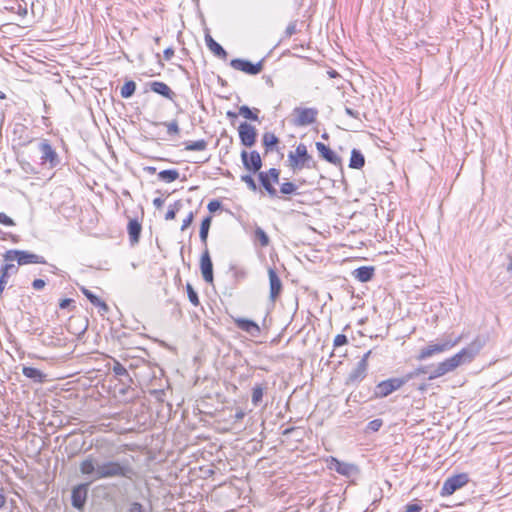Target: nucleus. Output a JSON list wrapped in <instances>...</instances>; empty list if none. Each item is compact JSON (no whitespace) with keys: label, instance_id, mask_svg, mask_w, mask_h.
Returning <instances> with one entry per match:
<instances>
[{"label":"nucleus","instance_id":"nucleus-53","mask_svg":"<svg viewBox=\"0 0 512 512\" xmlns=\"http://www.w3.org/2000/svg\"><path fill=\"white\" fill-rule=\"evenodd\" d=\"M208 210L211 212V213H214L216 211H218L220 208H221V202L218 201V200H211L209 203H208V206H207Z\"/></svg>","mask_w":512,"mask_h":512},{"label":"nucleus","instance_id":"nucleus-27","mask_svg":"<svg viewBox=\"0 0 512 512\" xmlns=\"http://www.w3.org/2000/svg\"><path fill=\"white\" fill-rule=\"evenodd\" d=\"M258 179H259L261 186L264 188V190L268 193V195L271 198L278 197V192H277L276 188L270 182V179L268 178L266 171H260L258 173Z\"/></svg>","mask_w":512,"mask_h":512},{"label":"nucleus","instance_id":"nucleus-9","mask_svg":"<svg viewBox=\"0 0 512 512\" xmlns=\"http://www.w3.org/2000/svg\"><path fill=\"white\" fill-rule=\"evenodd\" d=\"M67 426L66 424V427ZM66 441H68V447H66L68 457H73L81 452L86 444L84 434L78 433L75 430H66Z\"/></svg>","mask_w":512,"mask_h":512},{"label":"nucleus","instance_id":"nucleus-7","mask_svg":"<svg viewBox=\"0 0 512 512\" xmlns=\"http://www.w3.org/2000/svg\"><path fill=\"white\" fill-rule=\"evenodd\" d=\"M406 384L404 377H395L390 378L378 383L374 390L375 398H384L393 393L394 391L400 389L403 385Z\"/></svg>","mask_w":512,"mask_h":512},{"label":"nucleus","instance_id":"nucleus-52","mask_svg":"<svg viewBox=\"0 0 512 512\" xmlns=\"http://www.w3.org/2000/svg\"><path fill=\"white\" fill-rule=\"evenodd\" d=\"M194 220V213L190 212L187 217L183 220L181 231L186 230L193 222Z\"/></svg>","mask_w":512,"mask_h":512},{"label":"nucleus","instance_id":"nucleus-21","mask_svg":"<svg viewBox=\"0 0 512 512\" xmlns=\"http://www.w3.org/2000/svg\"><path fill=\"white\" fill-rule=\"evenodd\" d=\"M268 276L270 284L269 298L272 302H275L282 292V282L273 268L268 269Z\"/></svg>","mask_w":512,"mask_h":512},{"label":"nucleus","instance_id":"nucleus-40","mask_svg":"<svg viewBox=\"0 0 512 512\" xmlns=\"http://www.w3.org/2000/svg\"><path fill=\"white\" fill-rule=\"evenodd\" d=\"M182 204L180 201H176L174 205L170 206L168 211L166 212L165 219L173 220L176 217V213L180 210Z\"/></svg>","mask_w":512,"mask_h":512},{"label":"nucleus","instance_id":"nucleus-20","mask_svg":"<svg viewBox=\"0 0 512 512\" xmlns=\"http://www.w3.org/2000/svg\"><path fill=\"white\" fill-rule=\"evenodd\" d=\"M315 145L321 158L335 166L341 165V158L330 147L322 142H316Z\"/></svg>","mask_w":512,"mask_h":512},{"label":"nucleus","instance_id":"nucleus-34","mask_svg":"<svg viewBox=\"0 0 512 512\" xmlns=\"http://www.w3.org/2000/svg\"><path fill=\"white\" fill-rule=\"evenodd\" d=\"M136 87V83L133 80L126 81L120 89L121 97L125 99L132 97L136 91Z\"/></svg>","mask_w":512,"mask_h":512},{"label":"nucleus","instance_id":"nucleus-49","mask_svg":"<svg viewBox=\"0 0 512 512\" xmlns=\"http://www.w3.org/2000/svg\"><path fill=\"white\" fill-rule=\"evenodd\" d=\"M383 425L382 419H374L370 421L367 425V430L371 432H377Z\"/></svg>","mask_w":512,"mask_h":512},{"label":"nucleus","instance_id":"nucleus-63","mask_svg":"<svg viewBox=\"0 0 512 512\" xmlns=\"http://www.w3.org/2000/svg\"><path fill=\"white\" fill-rule=\"evenodd\" d=\"M244 416H245V413L242 410L237 411L236 414H235V418L237 420L243 419Z\"/></svg>","mask_w":512,"mask_h":512},{"label":"nucleus","instance_id":"nucleus-16","mask_svg":"<svg viewBox=\"0 0 512 512\" xmlns=\"http://www.w3.org/2000/svg\"><path fill=\"white\" fill-rule=\"evenodd\" d=\"M329 468L346 477H352L359 473L355 464L342 462L334 457L331 458Z\"/></svg>","mask_w":512,"mask_h":512},{"label":"nucleus","instance_id":"nucleus-59","mask_svg":"<svg viewBox=\"0 0 512 512\" xmlns=\"http://www.w3.org/2000/svg\"><path fill=\"white\" fill-rule=\"evenodd\" d=\"M164 204V199L163 198H160V197H157L153 200V205L155 206V208L157 209H160L162 208Z\"/></svg>","mask_w":512,"mask_h":512},{"label":"nucleus","instance_id":"nucleus-50","mask_svg":"<svg viewBox=\"0 0 512 512\" xmlns=\"http://www.w3.org/2000/svg\"><path fill=\"white\" fill-rule=\"evenodd\" d=\"M333 343H334V347L337 348V347L346 345L348 343V339H347L346 335L338 334L335 336Z\"/></svg>","mask_w":512,"mask_h":512},{"label":"nucleus","instance_id":"nucleus-48","mask_svg":"<svg viewBox=\"0 0 512 512\" xmlns=\"http://www.w3.org/2000/svg\"><path fill=\"white\" fill-rule=\"evenodd\" d=\"M18 271V268L14 265V264H11V263H6L4 265H2L1 267V270L0 272L4 275V276H10L11 273H16Z\"/></svg>","mask_w":512,"mask_h":512},{"label":"nucleus","instance_id":"nucleus-51","mask_svg":"<svg viewBox=\"0 0 512 512\" xmlns=\"http://www.w3.org/2000/svg\"><path fill=\"white\" fill-rule=\"evenodd\" d=\"M0 224H3L5 226H14L15 222L12 218L7 216L5 213L0 212Z\"/></svg>","mask_w":512,"mask_h":512},{"label":"nucleus","instance_id":"nucleus-4","mask_svg":"<svg viewBox=\"0 0 512 512\" xmlns=\"http://www.w3.org/2000/svg\"><path fill=\"white\" fill-rule=\"evenodd\" d=\"M3 259L17 261L19 265L46 263L43 256L25 250H8L3 254Z\"/></svg>","mask_w":512,"mask_h":512},{"label":"nucleus","instance_id":"nucleus-8","mask_svg":"<svg viewBox=\"0 0 512 512\" xmlns=\"http://www.w3.org/2000/svg\"><path fill=\"white\" fill-rule=\"evenodd\" d=\"M312 160V157L308 154L307 148L304 144L300 143L295 152H290L288 154V161L292 169H301L304 166L309 167V162Z\"/></svg>","mask_w":512,"mask_h":512},{"label":"nucleus","instance_id":"nucleus-62","mask_svg":"<svg viewBox=\"0 0 512 512\" xmlns=\"http://www.w3.org/2000/svg\"><path fill=\"white\" fill-rule=\"evenodd\" d=\"M226 116L227 118L233 120V119H236L237 118V113L233 112V111H227L226 112Z\"/></svg>","mask_w":512,"mask_h":512},{"label":"nucleus","instance_id":"nucleus-23","mask_svg":"<svg viewBox=\"0 0 512 512\" xmlns=\"http://www.w3.org/2000/svg\"><path fill=\"white\" fill-rule=\"evenodd\" d=\"M22 373L25 377L31 379L35 383H43L47 378L46 374L34 367L23 366Z\"/></svg>","mask_w":512,"mask_h":512},{"label":"nucleus","instance_id":"nucleus-19","mask_svg":"<svg viewBox=\"0 0 512 512\" xmlns=\"http://www.w3.org/2000/svg\"><path fill=\"white\" fill-rule=\"evenodd\" d=\"M233 322L237 328L246 332L251 337H258L261 333L259 325L253 320L237 317L233 318Z\"/></svg>","mask_w":512,"mask_h":512},{"label":"nucleus","instance_id":"nucleus-18","mask_svg":"<svg viewBox=\"0 0 512 512\" xmlns=\"http://www.w3.org/2000/svg\"><path fill=\"white\" fill-rule=\"evenodd\" d=\"M39 151L41 154L40 158L42 160V164L49 163L50 168H53L58 164V155L47 141L44 140L39 144Z\"/></svg>","mask_w":512,"mask_h":512},{"label":"nucleus","instance_id":"nucleus-64","mask_svg":"<svg viewBox=\"0 0 512 512\" xmlns=\"http://www.w3.org/2000/svg\"><path fill=\"white\" fill-rule=\"evenodd\" d=\"M295 430L294 427L287 428L283 431V435L288 436Z\"/></svg>","mask_w":512,"mask_h":512},{"label":"nucleus","instance_id":"nucleus-43","mask_svg":"<svg viewBox=\"0 0 512 512\" xmlns=\"http://www.w3.org/2000/svg\"><path fill=\"white\" fill-rule=\"evenodd\" d=\"M186 289H187V295H188V299H189V301H190L194 306L199 305V297H198V294H197V292L193 289L192 285L188 283V284H187V286H186Z\"/></svg>","mask_w":512,"mask_h":512},{"label":"nucleus","instance_id":"nucleus-29","mask_svg":"<svg viewBox=\"0 0 512 512\" xmlns=\"http://www.w3.org/2000/svg\"><path fill=\"white\" fill-rule=\"evenodd\" d=\"M99 464L94 460L92 456L87 457L80 464V471L84 475H94V479H96V466Z\"/></svg>","mask_w":512,"mask_h":512},{"label":"nucleus","instance_id":"nucleus-46","mask_svg":"<svg viewBox=\"0 0 512 512\" xmlns=\"http://www.w3.org/2000/svg\"><path fill=\"white\" fill-rule=\"evenodd\" d=\"M268 178L270 179V182L274 186V184H279L280 179V170L276 168H270L268 171H266Z\"/></svg>","mask_w":512,"mask_h":512},{"label":"nucleus","instance_id":"nucleus-1","mask_svg":"<svg viewBox=\"0 0 512 512\" xmlns=\"http://www.w3.org/2000/svg\"><path fill=\"white\" fill-rule=\"evenodd\" d=\"M485 344L484 339L477 337L467 347L450 358L440 362L430 373L428 379L433 380L454 371L459 366L471 362Z\"/></svg>","mask_w":512,"mask_h":512},{"label":"nucleus","instance_id":"nucleus-39","mask_svg":"<svg viewBox=\"0 0 512 512\" xmlns=\"http://www.w3.org/2000/svg\"><path fill=\"white\" fill-rule=\"evenodd\" d=\"M427 372H428V367H426V366L419 367V368L405 374L403 377H404L406 383H408L413 378L419 376L420 374H426Z\"/></svg>","mask_w":512,"mask_h":512},{"label":"nucleus","instance_id":"nucleus-37","mask_svg":"<svg viewBox=\"0 0 512 512\" xmlns=\"http://www.w3.org/2000/svg\"><path fill=\"white\" fill-rule=\"evenodd\" d=\"M262 141L267 152L272 150L273 147L279 143V139L270 132L264 133Z\"/></svg>","mask_w":512,"mask_h":512},{"label":"nucleus","instance_id":"nucleus-36","mask_svg":"<svg viewBox=\"0 0 512 512\" xmlns=\"http://www.w3.org/2000/svg\"><path fill=\"white\" fill-rule=\"evenodd\" d=\"M207 141L204 139L197 141H188L185 143V150L189 151H203L207 148Z\"/></svg>","mask_w":512,"mask_h":512},{"label":"nucleus","instance_id":"nucleus-17","mask_svg":"<svg viewBox=\"0 0 512 512\" xmlns=\"http://www.w3.org/2000/svg\"><path fill=\"white\" fill-rule=\"evenodd\" d=\"M89 483H81L72 489L71 502L76 509H82L86 503Z\"/></svg>","mask_w":512,"mask_h":512},{"label":"nucleus","instance_id":"nucleus-58","mask_svg":"<svg viewBox=\"0 0 512 512\" xmlns=\"http://www.w3.org/2000/svg\"><path fill=\"white\" fill-rule=\"evenodd\" d=\"M285 33H286V35H287V36H289V37H290V36H292L293 34H295V33H296V24H295V23H290V24L287 26V28H286V30H285Z\"/></svg>","mask_w":512,"mask_h":512},{"label":"nucleus","instance_id":"nucleus-10","mask_svg":"<svg viewBox=\"0 0 512 512\" xmlns=\"http://www.w3.org/2000/svg\"><path fill=\"white\" fill-rule=\"evenodd\" d=\"M264 59L260 60L257 63H252L249 60L235 58L230 62V66L238 71L244 72L248 75H257L263 70Z\"/></svg>","mask_w":512,"mask_h":512},{"label":"nucleus","instance_id":"nucleus-33","mask_svg":"<svg viewBox=\"0 0 512 512\" xmlns=\"http://www.w3.org/2000/svg\"><path fill=\"white\" fill-rule=\"evenodd\" d=\"M158 178L166 183H171L179 178V172L176 169L162 170L158 173Z\"/></svg>","mask_w":512,"mask_h":512},{"label":"nucleus","instance_id":"nucleus-55","mask_svg":"<svg viewBox=\"0 0 512 512\" xmlns=\"http://www.w3.org/2000/svg\"><path fill=\"white\" fill-rule=\"evenodd\" d=\"M422 507L418 504H408L403 512H421Z\"/></svg>","mask_w":512,"mask_h":512},{"label":"nucleus","instance_id":"nucleus-14","mask_svg":"<svg viewBox=\"0 0 512 512\" xmlns=\"http://www.w3.org/2000/svg\"><path fill=\"white\" fill-rule=\"evenodd\" d=\"M241 144L245 147H252L256 143L257 131L254 126L243 122L238 127Z\"/></svg>","mask_w":512,"mask_h":512},{"label":"nucleus","instance_id":"nucleus-2","mask_svg":"<svg viewBox=\"0 0 512 512\" xmlns=\"http://www.w3.org/2000/svg\"><path fill=\"white\" fill-rule=\"evenodd\" d=\"M132 468L128 463H120L117 461H106L97 464L96 479L124 477L131 478Z\"/></svg>","mask_w":512,"mask_h":512},{"label":"nucleus","instance_id":"nucleus-31","mask_svg":"<svg viewBox=\"0 0 512 512\" xmlns=\"http://www.w3.org/2000/svg\"><path fill=\"white\" fill-rule=\"evenodd\" d=\"M211 223H212V216L209 215L202 220L201 226H200L199 236H200V240L203 243L205 248L207 247V239H208V234H209V230L211 227Z\"/></svg>","mask_w":512,"mask_h":512},{"label":"nucleus","instance_id":"nucleus-42","mask_svg":"<svg viewBox=\"0 0 512 512\" xmlns=\"http://www.w3.org/2000/svg\"><path fill=\"white\" fill-rule=\"evenodd\" d=\"M297 190V186L292 182H284L280 186V192L285 195L294 194Z\"/></svg>","mask_w":512,"mask_h":512},{"label":"nucleus","instance_id":"nucleus-56","mask_svg":"<svg viewBox=\"0 0 512 512\" xmlns=\"http://www.w3.org/2000/svg\"><path fill=\"white\" fill-rule=\"evenodd\" d=\"M44 286H45V281H44V280H42V279H35V280L32 282V287H33L35 290H41Z\"/></svg>","mask_w":512,"mask_h":512},{"label":"nucleus","instance_id":"nucleus-6","mask_svg":"<svg viewBox=\"0 0 512 512\" xmlns=\"http://www.w3.org/2000/svg\"><path fill=\"white\" fill-rule=\"evenodd\" d=\"M371 353V350L367 351L358 361L356 366L349 373L345 381L346 385H357L366 377L368 370V359Z\"/></svg>","mask_w":512,"mask_h":512},{"label":"nucleus","instance_id":"nucleus-60","mask_svg":"<svg viewBox=\"0 0 512 512\" xmlns=\"http://www.w3.org/2000/svg\"><path fill=\"white\" fill-rule=\"evenodd\" d=\"M6 503V497L3 493V489L0 488V508H2Z\"/></svg>","mask_w":512,"mask_h":512},{"label":"nucleus","instance_id":"nucleus-26","mask_svg":"<svg viewBox=\"0 0 512 512\" xmlns=\"http://www.w3.org/2000/svg\"><path fill=\"white\" fill-rule=\"evenodd\" d=\"M205 42H206L207 47L210 49L211 52L214 53L215 56H217V57H219L221 59H226L227 52L225 51V49L218 42H216L211 37V35L206 34Z\"/></svg>","mask_w":512,"mask_h":512},{"label":"nucleus","instance_id":"nucleus-30","mask_svg":"<svg viewBox=\"0 0 512 512\" xmlns=\"http://www.w3.org/2000/svg\"><path fill=\"white\" fill-rule=\"evenodd\" d=\"M365 165L364 155L358 149L351 151L349 167L352 169H361Z\"/></svg>","mask_w":512,"mask_h":512},{"label":"nucleus","instance_id":"nucleus-3","mask_svg":"<svg viewBox=\"0 0 512 512\" xmlns=\"http://www.w3.org/2000/svg\"><path fill=\"white\" fill-rule=\"evenodd\" d=\"M88 327V321L85 317L80 315L71 316L66 322V331L71 334L72 339L66 337V351L70 348V344L80 339L81 335L85 333Z\"/></svg>","mask_w":512,"mask_h":512},{"label":"nucleus","instance_id":"nucleus-5","mask_svg":"<svg viewBox=\"0 0 512 512\" xmlns=\"http://www.w3.org/2000/svg\"><path fill=\"white\" fill-rule=\"evenodd\" d=\"M460 337L455 340H444L440 343L429 344L428 346L422 348L417 356V360L422 361L427 358H430L436 354L443 353L445 351L450 350L454 346H456L460 342Z\"/></svg>","mask_w":512,"mask_h":512},{"label":"nucleus","instance_id":"nucleus-47","mask_svg":"<svg viewBox=\"0 0 512 512\" xmlns=\"http://www.w3.org/2000/svg\"><path fill=\"white\" fill-rule=\"evenodd\" d=\"M112 370H113V372H114V374L116 376H119V377H122V376L129 377L127 369L122 364H120L119 362H115Z\"/></svg>","mask_w":512,"mask_h":512},{"label":"nucleus","instance_id":"nucleus-24","mask_svg":"<svg viewBox=\"0 0 512 512\" xmlns=\"http://www.w3.org/2000/svg\"><path fill=\"white\" fill-rule=\"evenodd\" d=\"M127 230L131 244L138 243L142 230L139 221L137 219H130L128 222Z\"/></svg>","mask_w":512,"mask_h":512},{"label":"nucleus","instance_id":"nucleus-57","mask_svg":"<svg viewBox=\"0 0 512 512\" xmlns=\"http://www.w3.org/2000/svg\"><path fill=\"white\" fill-rule=\"evenodd\" d=\"M174 56V49L169 47L166 48L163 52V57L166 61H169Z\"/></svg>","mask_w":512,"mask_h":512},{"label":"nucleus","instance_id":"nucleus-32","mask_svg":"<svg viewBox=\"0 0 512 512\" xmlns=\"http://www.w3.org/2000/svg\"><path fill=\"white\" fill-rule=\"evenodd\" d=\"M259 109L254 108L253 110L247 105H242L239 108V114L247 120L258 121Z\"/></svg>","mask_w":512,"mask_h":512},{"label":"nucleus","instance_id":"nucleus-22","mask_svg":"<svg viewBox=\"0 0 512 512\" xmlns=\"http://www.w3.org/2000/svg\"><path fill=\"white\" fill-rule=\"evenodd\" d=\"M149 86L154 93L159 94L166 99L173 101L176 97L175 92L172 91V89L164 82L153 81L149 83Z\"/></svg>","mask_w":512,"mask_h":512},{"label":"nucleus","instance_id":"nucleus-28","mask_svg":"<svg viewBox=\"0 0 512 512\" xmlns=\"http://www.w3.org/2000/svg\"><path fill=\"white\" fill-rule=\"evenodd\" d=\"M83 293L89 299V301L96 307L99 308V312L103 315L109 311L108 305L101 300L98 296H96L93 292L88 289L83 288Z\"/></svg>","mask_w":512,"mask_h":512},{"label":"nucleus","instance_id":"nucleus-45","mask_svg":"<svg viewBox=\"0 0 512 512\" xmlns=\"http://www.w3.org/2000/svg\"><path fill=\"white\" fill-rule=\"evenodd\" d=\"M241 181L244 182L247 187L249 188V190L253 191V192H256L258 187H257V184L254 180V178L251 176V175H242L241 176Z\"/></svg>","mask_w":512,"mask_h":512},{"label":"nucleus","instance_id":"nucleus-35","mask_svg":"<svg viewBox=\"0 0 512 512\" xmlns=\"http://www.w3.org/2000/svg\"><path fill=\"white\" fill-rule=\"evenodd\" d=\"M264 387L263 385L261 384H256L253 388H252V397H251V401L253 403L254 406H258L260 405V403L262 402V399H263V394H264Z\"/></svg>","mask_w":512,"mask_h":512},{"label":"nucleus","instance_id":"nucleus-41","mask_svg":"<svg viewBox=\"0 0 512 512\" xmlns=\"http://www.w3.org/2000/svg\"><path fill=\"white\" fill-rule=\"evenodd\" d=\"M161 124L167 128V133L169 135L179 134L180 132L177 120H172L170 122H162Z\"/></svg>","mask_w":512,"mask_h":512},{"label":"nucleus","instance_id":"nucleus-44","mask_svg":"<svg viewBox=\"0 0 512 512\" xmlns=\"http://www.w3.org/2000/svg\"><path fill=\"white\" fill-rule=\"evenodd\" d=\"M126 512H149V509L140 502H131L128 505Z\"/></svg>","mask_w":512,"mask_h":512},{"label":"nucleus","instance_id":"nucleus-12","mask_svg":"<svg viewBox=\"0 0 512 512\" xmlns=\"http://www.w3.org/2000/svg\"><path fill=\"white\" fill-rule=\"evenodd\" d=\"M293 113L297 115L294 119L296 126H308L316 122L318 110L316 108L296 107Z\"/></svg>","mask_w":512,"mask_h":512},{"label":"nucleus","instance_id":"nucleus-13","mask_svg":"<svg viewBox=\"0 0 512 512\" xmlns=\"http://www.w3.org/2000/svg\"><path fill=\"white\" fill-rule=\"evenodd\" d=\"M241 160L246 170L251 173H259L262 168V159L257 151L247 152L243 150L241 152Z\"/></svg>","mask_w":512,"mask_h":512},{"label":"nucleus","instance_id":"nucleus-54","mask_svg":"<svg viewBox=\"0 0 512 512\" xmlns=\"http://www.w3.org/2000/svg\"><path fill=\"white\" fill-rule=\"evenodd\" d=\"M345 113L352 118L360 119V113L351 107L345 106Z\"/></svg>","mask_w":512,"mask_h":512},{"label":"nucleus","instance_id":"nucleus-15","mask_svg":"<svg viewBox=\"0 0 512 512\" xmlns=\"http://www.w3.org/2000/svg\"><path fill=\"white\" fill-rule=\"evenodd\" d=\"M200 270H201V274H202L204 281L209 284H212L214 281L213 263H212L210 253H209V250L207 247L202 252V255L200 258Z\"/></svg>","mask_w":512,"mask_h":512},{"label":"nucleus","instance_id":"nucleus-38","mask_svg":"<svg viewBox=\"0 0 512 512\" xmlns=\"http://www.w3.org/2000/svg\"><path fill=\"white\" fill-rule=\"evenodd\" d=\"M254 233H255V238L259 241V243L262 247H267L269 245L270 239H269L268 235L266 234V232L262 228L256 227Z\"/></svg>","mask_w":512,"mask_h":512},{"label":"nucleus","instance_id":"nucleus-11","mask_svg":"<svg viewBox=\"0 0 512 512\" xmlns=\"http://www.w3.org/2000/svg\"><path fill=\"white\" fill-rule=\"evenodd\" d=\"M468 481H469V477L466 473L457 474V475L447 478L441 488V495L442 496L452 495L455 491H457L458 489H460L464 485H466L468 483Z\"/></svg>","mask_w":512,"mask_h":512},{"label":"nucleus","instance_id":"nucleus-61","mask_svg":"<svg viewBox=\"0 0 512 512\" xmlns=\"http://www.w3.org/2000/svg\"><path fill=\"white\" fill-rule=\"evenodd\" d=\"M507 272L512 276V256L508 257Z\"/></svg>","mask_w":512,"mask_h":512},{"label":"nucleus","instance_id":"nucleus-25","mask_svg":"<svg viewBox=\"0 0 512 512\" xmlns=\"http://www.w3.org/2000/svg\"><path fill=\"white\" fill-rule=\"evenodd\" d=\"M374 267L372 266H362L353 271V276L358 281L364 283L370 281L374 276Z\"/></svg>","mask_w":512,"mask_h":512}]
</instances>
